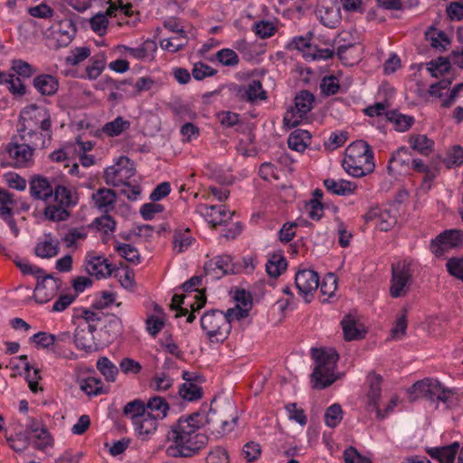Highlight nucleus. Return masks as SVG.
<instances>
[{
	"instance_id": "1",
	"label": "nucleus",
	"mask_w": 463,
	"mask_h": 463,
	"mask_svg": "<svg viewBox=\"0 0 463 463\" xmlns=\"http://www.w3.org/2000/svg\"><path fill=\"white\" fill-rule=\"evenodd\" d=\"M201 411H195L188 416H181L166 433V439L170 445L166 448V454L173 458H192L199 453L208 443V437L199 432L204 422L199 418ZM238 420L237 417L232 421L220 419L212 408L205 417V423L215 427L220 425L218 432H230Z\"/></svg>"
},
{
	"instance_id": "2",
	"label": "nucleus",
	"mask_w": 463,
	"mask_h": 463,
	"mask_svg": "<svg viewBox=\"0 0 463 463\" xmlns=\"http://www.w3.org/2000/svg\"><path fill=\"white\" fill-rule=\"evenodd\" d=\"M342 165L348 175L354 177L364 176L375 167L373 151L364 140L353 142L345 149Z\"/></svg>"
},
{
	"instance_id": "3",
	"label": "nucleus",
	"mask_w": 463,
	"mask_h": 463,
	"mask_svg": "<svg viewBox=\"0 0 463 463\" xmlns=\"http://www.w3.org/2000/svg\"><path fill=\"white\" fill-rule=\"evenodd\" d=\"M316 366L311 373L312 387L322 390L335 383L334 375L339 354L336 349H311Z\"/></svg>"
},
{
	"instance_id": "4",
	"label": "nucleus",
	"mask_w": 463,
	"mask_h": 463,
	"mask_svg": "<svg viewBox=\"0 0 463 463\" xmlns=\"http://www.w3.org/2000/svg\"><path fill=\"white\" fill-rule=\"evenodd\" d=\"M201 326L206 332L212 343H222L229 335L232 325L224 312L213 309L203 315Z\"/></svg>"
},
{
	"instance_id": "5",
	"label": "nucleus",
	"mask_w": 463,
	"mask_h": 463,
	"mask_svg": "<svg viewBox=\"0 0 463 463\" xmlns=\"http://www.w3.org/2000/svg\"><path fill=\"white\" fill-rule=\"evenodd\" d=\"M295 107H290L283 118L284 127L292 128L298 127L302 118L311 111L315 102V96L307 90L298 93L294 99Z\"/></svg>"
},
{
	"instance_id": "6",
	"label": "nucleus",
	"mask_w": 463,
	"mask_h": 463,
	"mask_svg": "<svg viewBox=\"0 0 463 463\" xmlns=\"http://www.w3.org/2000/svg\"><path fill=\"white\" fill-rule=\"evenodd\" d=\"M19 137L23 143L19 144L17 141L12 140L6 148L14 165L16 167L25 166L32 159L34 149L44 148L43 141L38 143L37 141L27 139L25 135H20Z\"/></svg>"
},
{
	"instance_id": "7",
	"label": "nucleus",
	"mask_w": 463,
	"mask_h": 463,
	"mask_svg": "<svg viewBox=\"0 0 463 463\" xmlns=\"http://www.w3.org/2000/svg\"><path fill=\"white\" fill-rule=\"evenodd\" d=\"M204 275L213 280L220 279L228 274H238L241 272L239 263L232 262V257L227 254L214 257L205 262Z\"/></svg>"
},
{
	"instance_id": "8",
	"label": "nucleus",
	"mask_w": 463,
	"mask_h": 463,
	"mask_svg": "<svg viewBox=\"0 0 463 463\" xmlns=\"http://www.w3.org/2000/svg\"><path fill=\"white\" fill-rule=\"evenodd\" d=\"M463 245V232L458 229L446 230L431 240L430 249L436 257H442L450 249Z\"/></svg>"
},
{
	"instance_id": "9",
	"label": "nucleus",
	"mask_w": 463,
	"mask_h": 463,
	"mask_svg": "<svg viewBox=\"0 0 463 463\" xmlns=\"http://www.w3.org/2000/svg\"><path fill=\"white\" fill-rule=\"evenodd\" d=\"M130 160L127 156H120L116 165L109 166L104 171V181L108 185L114 187L125 184L131 176L135 175L133 165L128 166Z\"/></svg>"
},
{
	"instance_id": "10",
	"label": "nucleus",
	"mask_w": 463,
	"mask_h": 463,
	"mask_svg": "<svg viewBox=\"0 0 463 463\" xmlns=\"http://www.w3.org/2000/svg\"><path fill=\"white\" fill-rule=\"evenodd\" d=\"M37 283L34 288L33 298L39 304H45L51 301L61 287V281L52 274L45 272L36 278Z\"/></svg>"
},
{
	"instance_id": "11",
	"label": "nucleus",
	"mask_w": 463,
	"mask_h": 463,
	"mask_svg": "<svg viewBox=\"0 0 463 463\" xmlns=\"http://www.w3.org/2000/svg\"><path fill=\"white\" fill-rule=\"evenodd\" d=\"M295 284L299 294L304 296L305 302L309 303L313 298V292L319 287V276L313 269L298 270L295 276Z\"/></svg>"
},
{
	"instance_id": "12",
	"label": "nucleus",
	"mask_w": 463,
	"mask_h": 463,
	"mask_svg": "<svg viewBox=\"0 0 463 463\" xmlns=\"http://www.w3.org/2000/svg\"><path fill=\"white\" fill-rule=\"evenodd\" d=\"M317 14L320 22L328 28H335L340 23V8L335 0H320Z\"/></svg>"
},
{
	"instance_id": "13",
	"label": "nucleus",
	"mask_w": 463,
	"mask_h": 463,
	"mask_svg": "<svg viewBox=\"0 0 463 463\" xmlns=\"http://www.w3.org/2000/svg\"><path fill=\"white\" fill-rule=\"evenodd\" d=\"M383 377L380 374H376L374 373H370L367 376V383L369 384V392H368V406L374 410L377 414V418L383 420L385 418V415L382 413V411L379 409V399L382 394V385Z\"/></svg>"
},
{
	"instance_id": "14",
	"label": "nucleus",
	"mask_w": 463,
	"mask_h": 463,
	"mask_svg": "<svg viewBox=\"0 0 463 463\" xmlns=\"http://www.w3.org/2000/svg\"><path fill=\"white\" fill-rule=\"evenodd\" d=\"M94 206L103 213H109L114 209L117 194L114 190L109 188H99L92 194Z\"/></svg>"
},
{
	"instance_id": "15",
	"label": "nucleus",
	"mask_w": 463,
	"mask_h": 463,
	"mask_svg": "<svg viewBox=\"0 0 463 463\" xmlns=\"http://www.w3.org/2000/svg\"><path fill=\"white\" fill-rule=\"evenodd\" d=\"M460 448L459 443L455 441L447 446L431 448L429 454L439 463H455L456 456L458 457Z\"/></svg>"
},
{
	"instance_id": "16",
	"label": "nucleus",
	"mask_w": 463,
	"mask_h": 463,
	"mask_svg": "<svg viewBox=\"0 0 463 463\" xmlns=\"http://www.w3.org/2000/svg\"><path fill=\"white\" fill-rule=\"evenodd\" d=\"M387 171L396 180H402L405 175V147L401 146L392 154Z\"/></svg>"
},
{
	"instance_id": "17",
	"label": "nucleus",
	"mask_w": 463,
	"mask_h": 463,
	"mask_svg": "<svg viewBox=\"0 0 463 463\" xmlns=\"http://www.w3.org/2000/svg\"><path fill=\"white\" fill-rule=\"evenodd\" d=\"M392 285L390 294L392 298H398L405 287V260H400L392 264Z\"/></svg>"
},
{
	"instance_id": "18",
	"label": "nucleus",
	"mask_w": 463,
	"mask_h": 463,
	"mask_svg": "<svg viewBox=\"0 0 463 463\" xmlns=\"http://www.w3.org/2000/svg\"><path fill=\"white\" fill-rule=\"evenodd\" d=\"M86 271L90 276H96L97 279L109 277L112 274V265L107 259L100 256H95L88 260Z\"/></svg>"
},
{
	"instance_id": "19",
	"label": "nucleus",
	"mask_w": 463,
	"mask_h": 463,
	"mask_svg": "<svg viewBox=\"0 0 463 463\" xmlns=\"http://www.w3.org/2000/svg\"><path fill=\"white\" fill-rule=\"evenodd\" d=\"M30 194L36 199L47 201L52 197L53 187L46 178L36 176L30 183Z\"/></svg>"
},
{
	"instance_id": "20",
	"label": "nucleus",
	"mask_w": 463,
	"mask_h": 463,
	"mask_svg": "<svg viewBox=\"0 0 463 463\" xmlns=\"http://www.w3.org/2000/svg\"><path fill=\"white\" fill-rule=\"evenodd\" d=\"M33 87L44 96H52L59 89L58 80L50 74H41L33 79Z\"/></svg>"
},
{
	"instance_id": "21",
	"label": "nucleus",
	"mask_w": 463,
	"mask_h": 463,
	"mask_svg": "<svg viewBox=\"0 0 463 463\" xmlns=\"http://www.w3.org/2000/svg\"><path fill=\"white\" fill-rule=\"evenodd\" d=\"M324 185L328 192L341 196L352 194L356 189V184L354 182L345 179L336 181L327 178L324 180Z\"/></svg>"
},
{
	"instance_id": "22",
	"label": "nucleus",
	"mask_w": 463,
	"mask_h": 463,
	"mask_svg": "<svg viewBox=\"0 0 463 463\" xmlns=\"http://www.w3.org/2000/svg\"><path fill=\"white\" fill-rule=\"evenodd\" d=\"M431 390L430 400L442 403L444 409L450 408L455 404L456 398L452 391L445 389L439 381L435 380Z\"/></svg>"
},
{
	"instance_id": "23",
	"label": "nucleus",
	"mask_w": 463,
	"mask_h": 463,
	"mask_svg": "<svg viewBox=\"0 0 463 463\" xmlns=\"http://www.w3.org/2000/svg\"><path fill=\"white\" fill-rule=\"evenodd\" d=\"M46 240L38 242L34 248V253L42 259H50L59 253V241H52V234H45Z\"/></svg>"
},
{
	"instance_id": "24",
	"label": "nucleus",
	"mask_w": 463,
	"mask_h": 463,
	"mask_svg": "<svg viewBox=\"0 0 463 463\" xmlns=\"http://www.w3.org/2000/svg\"><path fill=\"white\" fill-rule=\"evenodd\" d=\"M142 417L137 422L134 424L135 431L137 433L138 437L142 439H147L148 437L155 433L157 428V420L159 419L149 415Z\"/></svg>"
},
{
	"instance_id": "25",
	"label": "nucleus",
	"mask_w": 463,
	"mask_h": 463,
	"mask_svg": "<svg viewBox=\"0 0 463 463\" xmlns=\"http://www.w3.org/2000/svg\"><path fill=\"white\" fill-rule=\"evenodd\" d=\"M311 140V135L308 131L296 129L290 133L288 138V146L290 149L297 152H303Z\"/></svg>"
},
{
	"instance_id": "26",
	"label": "nucleus",
	"mask_w": 463,
	"mask_h": 463,
	"mask_svg": "<svg viewBox=\"0 0 463 463\" xmlns=\"http://www.w3.org/2000/svg\"><path fill=\"white\" fill-rule=\"evenodd\" d=\"M434 382L435 379L430 378L416 382L407 392V398L416 400L420 397H429L430 399Z\"/></svg>"
},
{
	"instance_id": "27",
	"label": "nucleus",
	"mask_w": 463,
	"mask_h": 463,
	"mask_svg": "<svg viewBox=\"0 0 463 463\" xmlns=\"http://www.w3.org/2000/svg\"><path fill=\"white\" fill-rule=\"evenodd\" d=\"M146 413L157 419H164L167 415L169 404L165 398L154 396L150 398L146 404Z\"/></svg>"
},
{
	"instance_id": "28",
	"label": "nucleus",
	"mask_w": 463,
	"mask_h": 463,
	"mask_svg": "<svg viewBox=\"0 0 463 463\" xmlns=\"http://www.w3.org/2000/svg\"><path fill=\"white\" fill-rule=\"evenodd\" d=\"M52 197L55 203L66 208L74 206L78 203L77 196L73 194L72 191L62 184L55 185Z\"/></svg>"
},
{
	"instance_id": "29",
	"label": "nucleus",
	"mask_w": 463,
	"mask_h": 463,
	"mask_svg": "<svg viewBox=\"0 0 463 463\" xmlns=\"http://www.w3.org/2000/svg\"><path fill=\"white\" fill-rule=\"evenodd\" d=\"M123 414L130 418L133 424L137 422L142 417L148 416L146 414V404L140 399L128 402L123 409Z\"/></svg>"
},
{
	"instance_id": "30",
	"label": "nucleus",
	"mask_w": 463,
	"mask_h": 463,
	"mask_svg": "<svg viewBox=\"0 0 463 463\" xmlns=\"http://www.w3.org/2000/svg\"><path fill=\"white\" fill-rule=\"evenodd\" d=\"M426 38L430 45L439 51H445L450 45V39L443 31L430 28L426 32Z\"/></svg>"
},
{
	"instance_id": "31",
	"label": "nucleus",
	"mask_w": 463,
	"mask_h": 463,
	"mask_svg": "<svg viewBox=\"0 0 463 463\" xmlns=\"http://www.w3.org/2000/svg\"><path fill=\"white\" fill-rule=\"evenodd\" d=\"M288 262L282 254H272L266 263V271L271 278L279 277L287 269Z\"/></svg>"
},
{
	"instance_id": "32",
	"label": "nucleus",
	"mask_w": 463,
	"mask_h": 463,
	"mask_svg": "<svg viewBox=\"0 0 463 463\" xmlns=\"http://www.w3.org/2000/svg\"><path fill=\"white\" fill-rule=\"evenodd\" d=\"M203 388L198 384L184 383L178 388L179 397L185 402H195L203 397Z\"/></svg>"
},
{
	"instance_id": "33",
	"label": "nucleus",
	"mask_w": 463,
	"mask_h": 463,
	"mask_svg": "<svg viewBox=\"0 0 463 463\" xmlns=\"http://www.w3.org/2000/svg\"><path fill=\"white\" fill-rule=\"evenodd\" d=\"M245 101L253 103L258 99H267V93L262 88V84L258 80H251L248 85H244Z\"/></svg>"
},
{
	"instance_id": "34",
	"label": "nucleus",
	"mask_w": 463,
	"mask_h": 463,
	"mask_svg": "<svg viewBox=\"0 0 463 463\" xmlns=\"http://www.w3.org/2000/svg\"><path fill=\"white\" fill-rule=\"evenodd\" d=\"M409 143L413 150L418 151L421 155H429L432 149L434 143L429 139L425 135H412L409 138Z\"/></svg>"
},
{
	"instance_id": "35",
	"label": "nucleus",
	"mask_w": 463,
	"mask_h": 463,
	"mask_svg": "<svg viewBox=\"0 0 463 463\" xmlns=\"http://www.w3.org/2000/svg\"><path fill=\"white\" fill-rule=\"evenodd\" d=\"M97 369L105 377L109 383H114L118 373V368L106 356L100 357L97 361Z\"/></svg>"
},
{
	"instance_id": "36",
	"label": "nucleus",
	"mask_w": 463,
	"mask_h": 463,
	"mask_svg": "<svg viewBox=\"0 0 463 463\" xmlns=\"http://www.w3.org/2000/svg\"><path fill=\"white\" fill-rule=\"evenodd\" d=\"M342 327L345 339L347 341L361 339L364 335V332L357 328L355 320L350 316L343 319Z\"/></svg>"
},
{
	"instance_id": "37",
	"label": "nucleus",
	"mask_w": 463,
	"mask_h": 463,
	"mask_svg": "<svg viewBox=\"0 0 463 463\" xmlns=\"http://www.w3.org/2000/svg\"><path fill=\"white\" fill-rule=\"evenodd\" d=\"M43 213L46 219L52 222L65 221L70 217V212L67 208L57 203L46 206Z\"/></svg>"
},
{
	"instance_id": "38",
	"label": "nucleus",
	"mask_w": 463,
	"mask_h": 463,
	"mask_svg": "<svg viewBox=\"0 0 463 463\" xmlns=\"http://www.w3.org/2000/svg\"><path fill=\"white\" fill-rule=\"evenodd\" d=\"M115 250L128 262L134 264L140 262V254L137 249L131 244L116 241Z\"/></svg>"
},
{
	"instance_id": "39",
	"label": "nucleus",
	"mask_w": 463,
	"mask_h": 463,
	"mask_svg": "<svg viewBox=\"0 0 463 463\" xmlns=\"http://www.w3.org/2000/svg\"><path fill=\"white\" fill-rule=\"evenodd\" d=\"M194 241V238L190 234V230L187 229H176L174 233L173 243L175 248H178V252L186 250Z\"/></svg>"
},
{
	"instance_id": "40",
	"label": "nucleus",
	"mask_w": 463,
	"mask_h": 463,
	"mask_svg": "<svg viewBox=\"0 0 463 463\" xmlns=\"http://www.w3.org/2000/svg\"><path fill=\"white\" fill-rule=\"evenodd\" d=\"M450 63V58L439 57L437 59L431 60L429 63H427V65L430 74L433 77L438 78L449 71Z\"/></svg>"
},
{
	"instance_id": "41",
	"label": "nucleus",
	"mask_w": 463,
	"mask_h": 463,
	"mask_svg": "<svg viewBox=\"0 0 463 463\" xmlns=\"http://www.w3.org/2000/svg\"><path fill=\"white\" fill-rule=\"evenodd\" d=\"M343 410L339 403L330 405L325 412V423L329 428H335L343 419Z\"/></svg>"
},
{
	"instance_id": "42",
	"label": "nucleus",
	"mask_w": 463,
	"mask_h": 463,
	"mask_svg": "<svg viewBox=\"0 0 463 463\" xmlns=\"http://www.w3.org/2000/svg\"><path fill=\"white\" fill-rule=\"evenodd\" d=\"M31 439L25 432H19L15 436L6 437V441L13 450L21 453L28 448Z\"/></svg>"
},
{
	"instance_id": "43",
	"label": "nucleus",
	"mask_w": 463,
	"mask_h": 463,
	"mask_svg": "<svg viewBox=\"0 0 463 463\" xmlns=\"http://www.w3.org/2000/svg\"><path fill=\"white\" fill-rule=\"evenodd\" d=\"M32 438L34 439L33 445L38 450H44L53 446V439L45 427H42Z\"/></svg>"
},
{
	"instance_id": "44",
	"label": "nucleus",
	"mask_w": 463,
	"mask_h": 463,
	"mask_svg": "<svg viewBox=\"0 0 463 463\" xmlns=\"http://www.w3.org/2000/svg\"><path fill=\"white\" fill-rule=\"evenodd\" d=\"M130 123L124 120L122 117H118L114 120L108 122L103 127V131L109 137H116L122 133L124 129L128 128Z\"/></svg>"
},
{
	"instance_id": "45",
	"label": "nucleus",
	"mask_w": 463,
	"mask_h": 463,
	"mask_svg": "<svg viewBox=\"0 0 463 463\" xmlns=\"http://www.w3.org/2000/svg\"><path fill=\"white\" fill-rule=\"evenodd\" d=\"M444 164L448 168L457 167L463 165V147L460 146H452L444 158Z\"/></svg>"
},
{
	"instance_id": "46",
	"label": "nucleus",
	"mask_w": 463,
	"mask_h": 463,
	"mask_svg": "<svg viewBox=\"0 0 463 463\" xmlns=\"http://www.w3.org/2000/svg\"><path fill=\"white\" fill-rule=\"evenodd\" d=\"M187 43L186 34H179L161 42V47L172 52H176L183 49Z\"/></svg>"
},
{
	"instance_id": "47",
	"label": "nucleus",
	"mask_w": 463,
	"mask_h": 463,
	"mask_svg": "<svg viewBox=\"0 0 463 463\" xmlns=\"http://www.w3.org/2000/svg\"><path fill=\"white\" fill-rule=\"evenodd\" d=\"M91 30L99 36L107 33L109 19L103 13H98L89 20Z\"/></svg>"
},
{
	"instance_id": "48",
	"label": "nucleus",
	"mask_w": 463,
	"mask_h": 463,
	"mask_svg": "<svg viewBox=\"0 0 463 463\" xmlns=\"http://www.w3.org/2000/svg\"><path fill=\"white\" fill-rule=\"evenodd\" d=\"M397 212L392 208L383 212L379 222L375 225L381 230L387 232L397 223Z\"/></svg>"
},
{
	"instance_id": "49",
	"label": "nucleus",
	"mask_w": 463,
	"mask_h": 463,
	"mask_svg": "<svg viewBox=\"0 0 463 463\" xmlns=\"http://www.w3.org/2000/svg\"><path fill=\"white\" fill-rule=\"evenodd\" d=\"M252 31L260 38L265 39L276 33V26L269 21L260 20L254 23Z\"/></svg>"
},
{
	"instance_id": "50",
	"label": "nucleus",
	"mask_w": 463,
	"mask_h": 463,
	"mask_svg": "<svg viewBox=\"0 0 463 463\" xmlns=\"http://www.w3.org/2000/svg\"><path fill=\"white\" fill-rule=\"evenodd\" d=\"M216 60L224 66H236L239 61L238 54L232 49H222L215 54Z\"/></svg>"
},
{
	"instance_id": "51",
	"label": "nucleus",
	"mask_w": 463,
	"mask_h": 463,
	"mask_svg": "<svg viewBox=\"0 0 463 463\" xmlns=\"http://www.w3.org/2000/svg\"><path fill=\"white\" fill-rule=\"evenodd\" d=\"M442 324L441 318L438 317H430L420 325V328L423 331H427L429 335H438L442 331Z\"/></svg>"
},
{
	"instance_id": "52",
	"label": "nucleus",
	"mask_w": 463,
	"mask_h": 463,
	"mask_svg": "<svg viewBox=\"0 0 463 463\" xmlns=\"http://www.w3.org/2000/svg\"><path fill=\"white\" fill-rule=\"evenodd\" d=\"M30 344L35 345L39 347L54 346L55 336L53 334L47 332H38L30 338Z\"/></svg>"
},
{
	"instance_id": "53",
	"label": "nucleus",
	"mask_w": 463,
	"mask_h": 463,
	"mask_svg": "<svg viewBox=\"0 0 463 463\" xmlns=\"http://www.w3.org/2000/svg\"><path fill=\"white\" fill-rule=\"evenodd\" d=\"M320 89L321 92L326 96H332L339 91L340 86L336 77L330 75L322 79Z\"/></svg>"
},
{
	"instance_id": "54",
	"label": "nucleus",
	"mask_w": 463,
	"mask_h": 463,
	"mask_svg": "<svg viewBox=\"0 0 463 463\" xmlns=\"http://www.w3.org/2000/svg\"><path fill=\"white\" fill-rule=\"evenodd\" d=\"M205 463H230L227 450L220 446H216L208 452Z\"/></svg>"
},
{
	"instance_id": "55",
	"label": "nucleus",
	"mask_w": 463,
	"mask_h": 463,
	"mask_svg": "<svg viewBox=\"0 0 463 463\" xmlns=\"http://www.w3.org/2000/svg\"><path fill=\"white\" fill-rule=\"evenodd\" d=\"M217 73V71L211 66L199 61L194 65L192 70V75L196 80H202L206 77L214 76Z\"/></svg>"
},
{
	"instance_id": "56",
	"label": "nucleus",
	"mask_w": 463,
	"mask_h": 463,
	"mask_svg": "<svg viewBox=\"0 0 463 463\" xmlns=\"http://www.w3.org/2000/svg\"><path fill=\"white\" fill-rule=\"evenodd\" d=\"M320 291L323 295L332 297L337 288V279L334 273H327L319 284Z\"/></svg>"
},
{
	"instance_id": "57",
	"label": "nucleus",
	"mask_w": 463,
	"mask_h": 463,
	"mask_svg": "<svg viewBox=\"0 0 463 463\" xmlns=\"http://www.w3.org/2000/svg\"><path fill=\"white\" fill-rule=\"evenodd\" d=\"M12 70L20 77L30 78L35 71V69L27 61L23 60H14L12 61Z\"/></svg>"
},
{
	"instance_id": "58",
	"label": "nucleus",
	"mask_w": 463,
	"mask_h": 463,
	"mask_svg": "<svg viewBox=\"0 0 463 463\" xmlns=\"http://www.w3.org/2000/svg\"><path fill=\"white\" fill-rule=\"evenodd\" d=\"M211 211L217 214V216H214L210 222L212 223L213 227H216L218 225H222V223L226 222L228 220L232 219V216L233 215V213L231 211H228L224 208H222V206H211Z\"/></svg>"
},
{
	"instance_id": "59",
	"label": "nucleus",
	"mask_w": 463,
	"mask_h": 463,
	"mask_svg": "<svg viewBox=\"0 0 463 463\" xmlns=\"http://www.w3.org/2000/svg\"><path fill=\"white\" fill-rule=\"evenodd\" d=\"M343 456L345 463H373L369 458L363 456L353 446H350L345 449Z\"/></svg>"
},
{
	"instance_id": "60",
	"label": "nucleus",
	"mask_w": 463,
	"mask_h": 463,
	"mask_svg": "<svg viewBox=\"0 0 463 463\" xmlns=\"http://www.w3.org/2000/svg\"><path fill=\"white\" fill-rule=\"evenodd\" d=\"M174 380L165 373H156L153 378L152 386L157 392H165L170 389Z\"/></svg>"
},
{
	"instance_id": "61",
	"label": "nucleus",
	"mask_w": 463,
	"mask_h": 463,
	"mask_svg": "<svg viewBox=\"0 0 463 463\" xmlns=\"http://www.w3.org/2000/svg\"><path fill=\"white\" fill-rule=\"evenodd\" d=\"M164 206L159 203H156V202L144 203L140 208V214L142 218L146 221L152 220L156 213H162L164 211Z\"/></svg>"
},
{
	"instance_id": "62",
	"label": "nucleus",
	"mask_w": 463,
	"mask_h": 463,
	"mask_svg": "<svg viewBox=\"0 0 463 463\" xmlns=\"http://www.w3.org/2000/svg\"><path fill=\"white\" fill-rule=\"evenodd\" d=\"M119 369L125 373V374H137L142 370V365L139 362L130 358V357H124L119 362Z\"/></svg>"
},
{
	"instance_id": "63",
	"label": "nucleus",
	"mask_w": 463,
	"mask_h": 463,
	"mask_svg": "<svg viewBox=\"0 0 463 463\" xmlns=\"http://www.w3.org/2000/svg\"><path fill=\"white\" fill-rule=\"evenodd\" d=\"M260 445L254 441L247 442L242 448V455L248 462L257 460L260 456Z\"/></svg>"
},
{
	"instance_id": "64",
	"label": "nucleus",
	"mask_w": 463,
	"mask_h": 463,
	"mask_svg": "<svg viewBox=\"0 0 463 463\" xmlns=\"http://www.w3.org/2000/svg\"><path fill=\"white\" fill-rule=\"evenodd\" d=\"M448 271L463 281V258H451L447 263Z\"/></svg>"
}]
</instances>
